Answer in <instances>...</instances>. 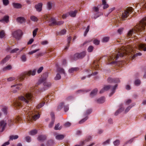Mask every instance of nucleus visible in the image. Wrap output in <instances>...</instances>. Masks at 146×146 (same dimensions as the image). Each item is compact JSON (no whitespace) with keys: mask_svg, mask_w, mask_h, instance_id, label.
<instances>
[{"mask_svg":"<svg viewBox=\"0 0 146 146\" xmlns=\"http://www.w3.org/2000/svg\"><path fill=\"white\" fill-rule=\"evenodd\" d=\"M47 7L48 10H50L52 8V3L50 2H48L47 4Z\"/></svg>","mask_w":146,"mask_h":146,"instance_id":"nucleus-44","label":"nucleus"},{"mask_svg":"<svg viewBox=\"0 0 146 146\" xmlns=\"http://www.w3.org/2000/svg\"><path fill=\"white\" fill-rule=\"evenodd\" d=\"M98 90L97 88L93 90L90 93V96L91 97L93 98L96 96Z\"/></svg>","mask_w":146,"mask_h":146,"instance_id":"nucleus-17","label":"nucleus"},{"mask_svg":"<svg viewBox=\"0 0 146 146\" xmlns=\"http://www.w3.org/2000/svg\"><path fill=\"white\" fill-rule=\"evenodd\" d=\"M69 15V13H66L62 15V18L63 19H65L66 18H67V17H68Z\"/></svg>","mask_w":146,"mask_h":146,"instance_id":"nucleus-56","label":"nucleus"},{"mask_svg":"<svg viewBox=\"0 0 146 146\" xmlns=\"http://www.w3.org/2000/svg\"><path fill=\"white\" fill-rule=\"evenodd\" d=\"M64 135L62 134H57L56 135L55 138L57 140H62L64 138Z\"/></svg>","mask_w":146,"mask_h":146,"instance_id":"nucleus-18","label":"nucleus"},{"mask_svg":"<svg viewBox=\"0 0 146 146\" xmlns=\"http://www.w3.org/2000/svg\"><path fill=\"white\" fill-rule=\"evenodd\" d=\"M134 33V32L133 29L130 30L127 33V36L130 37L132 36Z\"/></svg>","mask_w":146,"mask_h":146,"instance_id":"nucleus-38","label":"nucleus"},{"mask_svg":"<svg viewBox=\"0 0 146 146\" xmlns=\"http://www.w3.org/2000/svg\"><path fill=\"white\" fill-rule=\"evenodd\" d=\"M61 78V76L59 74L57 73L54 77V79L55 80H58L60 79Z\"/></svg>","mask_w":146,"mask_h":146,"instance_id":"nucleus-47","label":"nucleus"},{"mask_svg":"<svg viewBox=\"0 0 146 146\" xmlns=\"http://www.w3.org/2000/svg\"><path fill=\"white\" fill-rule=\"evenodd\" d=\"M37 133V131L36 129L32 130L30 131L29 134L31 135H34L36 134Z\"/></svg>","mask_w":146,"mask_h":146,"instance_id":"nucleus-46","label":"nucleus"},{"mask_svg":"<svg viewBox=\"0 0 146 146\" xmlns=\"http://www.w3.org/2000/svg\"><path fill=\"white\" fill-rule=\"evenodd\" d=\"M93 47L92 46H90L88 49V51L89 52H91L93 51Z\"/></svg>","mask_w":146,"mask_h":146,"instance_id":"nucleus-52","label":"nucleus"},{"mask_svg":"<svg viewBox=\"0 0 146 146\" xmlns=\"http://www.w3.org/2000/svg\"><path fill=\"white\" fill-rule=\"evenodd\" d=\"M93 67L96 70L98 69V68L99 67V65L97 64H95L94 65H93Z\"/></svg>","mask_w":146,"mask_h":146,"instance_id":"nucleus-64","label":"nucleus"},{"mask_svg":"<svg viewBox=\"0 0 146 146\" xmlns=\"http://www.w3.org/2000/svg\"><path fill=\"white\" fill-rule=\"evenodd\" d=\"M128 53L125 48L122 47L121 49H118L116 51H114V52L113 53V54L110 56V58L111 60H113L116 58L115 60H116L119 57H123L125 53L127 55Z\"/></svg>","mask_w":146,"mask_h":146,"instance_id":"nucleus-2","label":"nucleus"},{"mask_svg":"<svg viewBox=\"0 0 146 146\" xmlns=\"http://www.w3.org/2000/svg\"><path fill=\"white\" fill-rule=\"evenodd\" d=\"M2 2L3 5L5 6H7L9 3V0H2Z\"/></svg>","mask_w":146,"mask_h":146,"instance_id":"nucleus-45","label":"nucleus"},{"mask_svg":"<svg viewBox=\"0 0 146 146\" xmlns=\"http://www.w3.org/2000/svg\"><path fill=\"white\" fill-rule=\"evenodd\" d=\"M43 85L44 86V88L42 89V91H44L50 87L51 86V84L50 82H45L43 83Z\"/></svg>","mask_w":146,"mask_h":146,"instance_id":"nucleus-13","label":"nucleus"},{"mask_svg":"<svg viewBox=\"0 0 146 146\" xmlns=\"http://www.w3.org/2000/svg\"><path fill=\"white\" fill-rule=\"evenodd\" d=\"M132 106H132L131 107L130 106H129L125 110V113H127L130 110V109L131 108V107H132Z\"/></svg>","mask_w":146,"mask_h":146,"instance_id":"nucleus-62","label":"nucleus"},{"mask_svg":"<svg viewBox=\"0 0 146 146\" xmlns=\"http://www.w3.org/2000/svg\"><path fill=\"white\" fill-rule=\"evenodd\" d=\"M17 21L18 23H22L25 21V19L23 17H20L17 18Z\"/></svg>","mask_w":146,"mask_h":146,"instance_id":"nucleus-26","label":"nucleus"},{"mask_svg":"<svg viewBox=\"0 0 146 146\" xmlns=\"http://www.w3.org/2000/svg\"><path fill=\"white\" fill-rule=\"evenodd\" d=\"M5 36V32L4 31L2 30L0 31V38H2Z\"/></svg>","mask_w":146,"mask_h":146,"instance_id":"nucleus-42","label":"nucleus"},{"mask_svg":"<svg viewBox=\"0 0 146 146\" xmlns=\"http://www.w3.org/2000/svg\"><path fill=\"white\" fill-rule=\"evenodd\" d=\"M71 39V37L70 36L67 39L68 44H67V46L66 47L65 49H67L70 46V44Z\"/></svg>","mask_w":146,"mask_h":146,"instance_id":"nucleus-31","label":"nucleus"},{"mask_svg":"<svg viewBox=\"0 0 146 146\" xmlns=\"http://www.w3.org/2000/svg\"><path fill=\"white\" fill-rule=\"evenodd\" d=\"M25 139L26 141L27 142H29L31 141V137L29 136H27L25 137Z\"/></svg>","mask_w":146,"mask_h":146,"instance_id":"nucleus-59","label":"nucleus"},{"mask_svg":"<svg viewBox=\"0 0 146 146\" xmlns=\"http://www.w3.org/2000/svg\"><path fill=\"white\" fill-rule=\"evenodd\" d=\"M54 118L52 120L51 122L48 125V127L49 128H51L52 127L54 124Z\"/></svg>","mask_w":146,"mask_h":146,"instance_id":"nucleus-41","label":"nucleus"},{"mask_svg":"<svg viewBox=\"0 0 146 146\" xmlns=\"http://www.w3.org/2000/svg\"><path fill=\"white\" fill-rule=\"evenodd\" d=\"M117 86V85L116 84L114 86L111 85H105L104 86V88L105 90L107 91L109 89H111V92L109 94V96H112L115 92V90Z\"/></svg>","mask_w":146,"mask_h":146,"instance_id":"nucleus-7","label":"nucleus"},{"mask_svg":"<svg viewBox=\"0 0 146 146\" xmlns=\"http://www.w3.org/2000/svg\"><path fill=\"white\" fill-rule=\"evenodd\" d=\"M40 117V115L39 113L35 114V112H31L29 114L27 119L30 121L32 120L35 121L38 119Z\"/></svg>","mask_w":146,"mask_h":146,"instance_id":"nucleus-5","label":"nucleus"},{"mask_svg":"<svg viewBox=\"0 0 146 146\" xmlns=\"http://www.w3.org/2000/svg\"><path fill=\"white\" fill-rule=\"evenodd\" d=\"M78 68H72L69 70V72L70 73H71L74 72V71H77Z\"/></svg>","mask_w":146,"mask_h":146,"instance_id":"nucleus-35","label":"nucleus"},{"mask_svg":"<svg viewBox=\"0 0 146 146\" xmlns=\"http://www.w3.org/2000/svg\"><path fill=\"white\" fill-rule=\"evenodd\" d=\"M79 59L78 53H76L73 56V57L72 60H76Z\"/></svg>","mask_w":146,"mask_h":146,"instance_id":"nucleus-29","label":"nucleus"},{"mask_svg":"<svg viewBox=\"0 0 146 146\" xmlns=\"http://www.w3.org/2000/svg\"><path fill=\"white\" fill-rule=\"evenodd\" d=\"M46 138V136L40 135L38 137L37 139L39 141H42L45 140Z\"/></svg>","mask_w":146,"mask_h":146,"instance_id":"nucleus-25","label":"nucleus"},{"mask_svg":"<svg viewBox=\"0 0 146 146\" xmlns=\"http://www.w3.org/2000/svg\"><path fill=\"white\" fill-rule=\"evenodd\" d=\"M23 33L20 30H18L14 31L12 33V35L13 37L17 40H19L22 37Z\"/></svg>","mask_w":146,"mask_h":146,"instance_id":"nucleus-6","label":"nucleus"},{"mask_svg":"<svg viewBox=\"0 0 146 146\" xmlns=\"http://www.w3.org/2000/svg\"><path fill=\"white\" fill-rule=\"evenodd\" d=\"M79 59H82L84 58L86 55L85 52H83L80 53H78Z\"/></svg>","mask_w":146,"mask_h":146,"instance_id":"nucleus-28","label":"nucleus"},{"mask_svg":"<svg viewBox=\"0 0 146 146\" xmlns=\"http://www.w3.org/2000/svg\"><path fill=\"white\" fill-rule=\"evenodd\" d=\"M10 58V56H6L3 60L1 61V63L3 64L5 63Z\"/></svg>","mask_w":146,"mask_h":146,"instance_id":"nucleus-32","label":"nucleus"},{"mask_svg":"<svg viewBox=\"0 0 146 146\" xmlns=\"http://www.w3.org/2000/svg\"><path fill=\"white\" fill-rule=\"evenodd\" d=\"M85 117L83 119L79 121V123L81 124L85 122L88 118V117L87 116H85Z\"/></svg>","mask_w":146,"mask_h":146,"instance_id":"nucleus-37","label":"nucleus"},{"mask_svg":"<svg viewBox=\"0 0 146 146\" xmlns=\"http://www.w3.org/2000/svg\"><path fill=\"white\" fill-rule=\"evenodd\" d=\"M48 73L47 72H45L43 75L42 77V80L44 82L48 76Z\"/></svg>","mask_w":146,"mask_h":146,"instance_id":"nucleus-22","label":"nucleus"},{"mask_svg":"<svg viewBox=\"0 0 146 146\" xmlns=\"http://www.w3.org/2000/svg\"><path fill=\"white\" fill-rule=\"evenodd\" d=\"M44 102H43L42 103L39 104L37 106L36 108L38 109L41 108L44 106Z\"/></svg>","mask_w":146,"mask_h":146,"instance_id":"nucleus-50","label":"nucleus"},{"mask_svg":"<svg viewBox=\"0 0 146 146\" xmlns=\"http://www.w3.org/2000/svg\"><path fill=\"white\" fill-rule=\"evenodd\" d=\"M43 69V67L42 66L40 67L37 70V72L38 74H39L41 72Z\"/></svg>","mask_w":146,"mask_h":146,"instance_id":"nucleus-58","label":"nucleus"},{"mask_svg":"<svg viewBox=\"0 0 146 146\" xmlns=\"http://www.w3.org/2000/svg\"><path fill=\"white\" fill-rule=\"evenodd\" d=\"M108 81L110 83H118L120 82V80L118 78H112L110 77L108 78Z\"/></svg>","mask_w":146,"mask_h":146,"instance_id":"nucleus-12","label":"nucleus"},{"mask_svg":"<svg viewBox=\"0 0 146 146\" xmlns=\"http://www.w3.org/2000/svg\"><path fill=\"white\" fill-rule=\"evenodd\" d=\"M110 142V139H108L105 141L104 142L102 143L103 145H106L109 144Z\"/></svg>","mask_w":146,"mask_h":146,"instance_id":"nucleus-61","label":"nucleus"},{"mask_svg":"<svg viewBox=\"0 0 146 146\" xmlns=\"http://www.w3.org/2000/svg\"><path fill=\"white\" fill-rule=\"evenodd\" d=\"M22 85L21 84H17L12 85L11 86V88H12L11 89L12 92L13 93H16L17 91L15 89L19 90L20 89V87L18 86Z\"/></svg>","mask_w":146,"mask_h":146,"instance_id":"nucleus-10","label":"nucleus"},{"mask_svg":"<svg viewBox=\"0 0 146 146\" xmlns=\"http://www.w3.org/2000/svg\"><path fill=\"white\" fill-rule=\"evenodd\" d=\"M146 26V17L143 18L140 21L139 23V25L137 28V30H140L144 29V27Z\"/></svg>","mask_w":146,"mask_h":146,"instance_id":"nucleus-8","label":"nucleus"},{"mask_svg":"<svg viewBox=\"0 0 146 146\" xmlns=\"http://www.w3.org/2000/svg\"><path fill=\"white\" fill-rule=\"evenodd\" d=\"M92 110L91 109H89L86 111V112L84 113V116H87L90 114L92 112Z\"/></svg>","mask_w":146,"mask_h":146,"instance_id":"nucleus-27","label":"nucleus"},{"mask_svg":"<svg viewBox=\"0 0 146 146\" xmlns=\"http://www.w3.org/2000/svg\"><path fill=\"white\" fill-rule=\"evenodd\" d=\"M109 40V37H105L103 38L102 39V42H106L108 41Z\"/></svg>","mask_w":146,"mask_h":146,"instance_id":"nucleus-54","label":"nucleus"},{"mask_svg":"<svg viewBox=\"0 0 146 146\" xmlns=\"http://www.w3.org/2000/svg\"><path fill=\"white\" fill-rule=\"evenodd\" d=\"M5 22L7 23L9 21V16L8 15L5 16L2 19H0V22L1 23H4Z\"/></svg>","mask_w":146,"mask_h":146,"instance_id":"nucleus-16","label":"nucleus"},{"mask_svg":"<svg viewBox=\"0 0 146 146\" xmlns=\"http://www.w3.org/2000/svg\"><path fill=\"white\" fill-rule=\"evenodd\" d=\"M49 22H51V23H49V24L50 26H52L54 25H60L63 24L64 23V21H56L54 19H52L50 21H49Z\"/></svg>","mask_w":146,"mask_h":146,"instance_id":"nucleus-9","label":"nucleus"},{"mask_svg":"<svg viewBox=\"0 0 146 146\" xmlns=\"http://www.w3.org/2000/svg\"><path fill=\"white\" fill-rule=\"evenodd\" d=\"M77 12V10H75L74 11H72L69 12V15L71 17H74L76 16Z\"/></svg>","mask_w":146,"mask_h":146,"instance_id":"nucleus-19","label":"nucleus"},{"mask_svg":"<svg viewBox=\"0 0 146 146\" xmlns=\"http://www.w3.org/2000/svg\"><path fill=\"white\" fill-rule=\"evenodd\" d=\"M71 125V123L69 122H67L64 124V126L66 127H70Z\"/></svg>","mask_w":146,"mask_h":146,"instance_id":"nucleus-63","label":"nucleus"},{"mask_svg":"<svg viewBox=\"0 0 146 146\" xmlns=\"http://www.w3.org/2000/svg\"><path fill=\"white\" fill-rule=\"evenodd\" d=\"M31 20L33 21H38V18L34 16H31L30 17Z\"/></svg>","mask_w":146,"mask_h":146,"instance_id":"nucleus-40","label":"nucleus"},{"mask_svg":"<svg viewBox=\"0 0 146 146\" xmlns=\"http://www.w3.org/2000/svg\"><path fill=\"white\" fill-rule=\"evenodd\" d=\"M42 5V3H39L35 5V8L37 11L40 12L41 11Z\"/></svg>","mask_w":146,"mask_h":146,"instance_id":"nucleus-15","label":"nucleus"},{"mask_svg":"<svg viewBox=\"0 0 146 146\" xmlns=\"http://www.w3.org/2000/svg\"><path fill=\"white\" fill-rule=\"evenodd\" d=\"M19 137L18 135H12L10 136L9 139V141L10 140H13V139H17Z\"/></svg>","mask_w":146,"mask_h":146,"instance_id":"nucleus-30","label":"nucleus"},{"mask_svg":"<svg viewBox=\"0 0 146 146\" xmlns=\"http://www.w3.org/2000/svg\"><path fill=\"white\" fill-rule=\"evenodd\" d=\"M39 50V49H36L33 50H32L31 52H30L29 53V54H32L34 53H35L36 52L38 51Z\"/></svg>","mask_w":146,"mask_h":146,"instance_id":"nucleus-51","label":"nucleus"},{"mask_svg":"<svg viewBox=\"0 0 146 146\" xmlns=\"http://www.w3.org/2000/svg\"><path fill=\"white\" fill-rule=\"evenodd\" d=\"M24 48H22L21 49H19L18 48H15V49H13L10 52V53H13L15 52H16L17 51L19 50L20 52H21L22 51V50Z\"/></svg>","mask_w":146,"mask_h":146,"instance_id":"nucleus-23","label":"nucleus"},{"mask_svg":"<svg viewBox=\"0 0 146 146\" xmlns=\"http://www.w3.org/2000/svg\"><path fill=\"white\" fill-rule=\"evenodd\" d=\"M36 69H34L33 70H30L28 72H25L21 74L18 77V80L20 81L24 80L27 76H29L31 75L34 76L35 74Z\"/></svg>","mask_w":146,"mask_h":146,"instance_id":"nucleus-3","label":"nucleus"},{"mask_svg":"<svg viewBox=\"0 0 146 146\" xmlns=\"http://www.w3.org/2000/svg\"><path fill=\"white\" fill-rule=\"evenodd\" d=\"M97 74H98L97 72H95L94 73H92L91 74H89L88 75V78H90L91 76H94V75H97Z\"/></svg>","mask_w":146,"mask_h":146,"instance_id":"nucleus-57","label":"nucleus"},{"mask_svg":"<svg viewBox=\"0 0 146 146\" xmlns=\"http://www.w3.org/2000/svg\"><path fill=\"white\" fill-rule=\"evenodd\" d=\"M60 124L59 123L57 124L55 126V127L54 128V129L55 130H58L62 128V127L59 126Z\"/></svg>","mask_w":146,"mask_h":146,"instance_id":"nucleus-39","label":"nucleus"},{"mask_svg":"<svg viewBox=\"0 0 146 146\" xmlns=\"http://www.w3.org/2000/svg\"><path fill=\"white\" fill-rule=\"evenodd\" d=\"M2 111L3 112L4 114L7 115V108L6 107H4L2 109Z\"/></svg>","mask_w":146,"mask_h":146,"instance_id":"nucleus-48","label":"nucleus"},{"mask_svg":"<svg viewBox=\"0 0 146 146\" xmlns=\"http://www.w3.org/2000/svg\"><path fill=\"white\" fill-rule=\"evenodd\" d=\"M93 43L95 45H98V44H99V43H100V41L99 40H97L95 39L94 40Z\"/></svg>","mask_w":146,"mask_h":146,"instance_id":"nucleus-60","label":"nucleus"},{"mask_svg":"<svg viewBox=\"0 0 146 146\" xmlns=\"http://www.w3.org/2000/svg\"><path fill=\"white\" fill-rule=\"evenodd\" d=\"M14 123L13 120L11 119H9L7 121V124L8 126L11 127L13 125Z\"/></svg>","mask_w":146,"mask_h":146,"instance_id":"nucleus-24","label":"nucleus"},{"mask_svg":"<svg viewBox=\"0 0 146 146\" xmlns=\"http://www.w3.org/2000/svg\"><path fill=\"white\" fill-rule=\"evenodd\" d=\"M44 19L46 20V21L47 22V23H49V21H50V20L52 18L49 16L46 15L44 16ZM50 22L51 23V22Z\"/></svg>","mask_w":146,"mask_h":146,"instance_id":"nucleus-34","label":"nucleus"},{"mask_svg":"<svg viewBox=\"0 0 146 146\" xmlns=\"http://www.w3.org/2000/svg\"><path fill=\"white\" fill-rule=\"evenodd\" d=\"M133 9L132 7H128L122 12L121 19L123 20H125V19L132 12Z\"/></svg>","mask_w":146,"mask_h":146,"instance_id":"nucleus-4","label":"nucleus"},{"mask_svg":"<svg viewBox=\"0 0 146 146\" xmlns=\"http://www.w3.org/2000/svg\"><path fill=\"white\" fill-rule=\"evenodd\" d=\"M13 7L15 8L19 9L21 7V5L19 3H13L12 4Z\"/></svg>","mask_w":146,"mask_h":146,"instance_id":"nucleus-20","label":"nucleus"},{"mask_svg":"<svg viewBox=\"0 0 146 146\" xmlns=\"http://www.w3.org/2000/svg\"><path fill=\"white\" fill-rule=\"evenodd\" d=\"M38 29V28H36L33 31V37H35L36 35V32Z\"/></svg>","mask_w":146,"mask_h":146,"instance_id":"nucleus-55","label":"nucleus"},{"mask_svg":"<svg viewBox=\"0 0 146 146\" xmlns=\"http://www.w3.org/2000/svg\"><path fill=\"white\" fill-rule=\"evenodd\" d=\"M21 59L23 62H26L27 60V56L25 54L23 55L21 58Z\"/></svg>","mask_w":146,"mask_h":146,"instance_id":"nucleus-33","label":"nucleus"},{"mask_svg":"<svg viewBox=\"0 0 146 146\" xmlns=\"http://www.w3.org/2000/svg\"><path fill=\"white\" fill-rule=\"evenodd\" d=\"M113 144L115 146H117L119 144V140H117L113 142Z\"/></svg>","mask_w":146,"mask_h":146,"instance_id":"nucleus-53","label":"nucleus"},{"mask_svg":"<svg viewBox=\"0 0 146 146\" xmlns=\"http://www.w3.org/2000/svg\"><path fill=\"white\" fill-rule=\"evenodd\" d=\"M142 54L140 52H139L136 53V54H135L134 55L132 56V54L131 55H129L127 56V57L129 56V58L131 60H133L136 57H137L138 56H140Z\"/></svg>","mask_w":146,"mask_h":146,"instance_id":"nucleus-14","label":"nucleus"},{"mask_svg":"<svg viewBox=\"0 0 146 146\" xmlns=\"http://www.w3.org/2000/svg\"><path fill=\"white\" fill-rule=\"evenodd\" d=\"M36 88L35 87L32 88L31 89V92H28L26 93L24 96H21L19 97L18 100L14 102V105L15 106H21V103L24 104H28L29 101H31L33 98L31 92L35 91Z\"/></svg>","mask_w":146,"mask_h":146,"instance_id":"nucleus-1","label":"nucleus"},{"mask_svg":"<svg viewBox=\"0 0 146 146\" xmlns=\"http://www.w3.org/2000/svg\"><path fill=\"white\" fill-rule=\"evenodd\" d=\"M58 72L61 73H62L64 74L65 75V73L64 72V70L61 68H59L58 69Z\"/></svg>","mask_w":146,"mask_h":146,"instance_id":"nucleus-43","label":"nucleus"},{"mask_svg":"<svg viewBox=\"0 0 146 146\" xmlns=\"http://www.w3.org/2000/svg\"><path fill=\"white\" fill-rule=\"evenodd\" d=\"M138 46L139 48L141 49L143 48V50L144 51H146V47L144 48L145 46L144 44H140Z\"/></svg>","mask_w":146,"mask_h":146,"instance_id":"nucleus-36","label":"nucleus"},{"mask_svg":"<svg viewBox=\"0 0 146 146\" xmlns=\"http://www.w3.org/2000/svg\"><path fill=\"white\" fill-rule=\"evenodd\" d=\"M105 101V99L104 97H102L98 99L97 100V102L98 103H104Z\"/></svg>","mask_w":146,"mask_h":146,"instance_id":"nucleus-21","label":"nucleus"},{"mask_svg":"<svg viewBox=\"0 0 146 146\" xmlns=\"http://www.w3.org/2000/svg\"><path fill=\"white\" fill-rule=\"evenodd\" d=\"M7 123L5 120H3L0 121V127L2 128L1 131H3L7 125Z\"/></svg>","mask_w":146,"mask_h":146,"instance_id":"nucleus-11","label":"nucleus"},{"mask_svg":"<svg viewBox=\"0 0 146 146\" xmlns=\"http://www.w3.org/2000/svg\"><path fill=\"white\" fill-rule=\"evenodd\" d=\"M89 26H88L87 27L86 29V31H85L84 33V36H86L87 33L88 32L89 30Z\"/></svg>","mask_w":146,"mask_h":146,"instance_id":"nucleus-49","label":"nucleus"}]
</instances>
